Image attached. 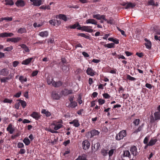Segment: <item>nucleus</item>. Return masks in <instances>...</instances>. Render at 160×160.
I'll return each instance as SVG.
<instances>
[{"instance_id": "338daca9", "label": "nucleus", "mask_w": 160, "mask_h": 160, "mask_svg": "<svg viewBox=\"0 0 160 160\" xmlns=\"http://www.w3.org/2000/svg\"><path fill=\"white\" fill-rule=\"evenodd\" d=\"M19 63V62L18 61H15L12 62V65L14 67H15L17 66Z\"/></svg>"}, {"instance_id": "8fccbe9b", "label": "nucleus", "mask_w": 160, "mask_h": 160, "mask_svg": "<svg viewBox=\"0 0 160 160\" xmlns=\"http://www.w3.org/2000/svg\"><path fill=\"white\" fill-rule=\"evenodd\" d=\"M12 101V100L11 99H10L8 98H5L3 101V102L6 103H11Z\"/></svg>"}, {"instance_id": "6e6552de", "label": "nucleus", "mask_w": 160, "mask_h": 160, "mask_svg": "<svg viewBox=\"0 0 160 160\" xmlns=\"http://www.w3.org/2000/svg\"><path fill=\"white\" fill-rule=\"evenodd\" d=\"M33 58H30L25 59L21 62V64L24 65H28L32 62Z\"/></svg>"}, {"instance_id": "bb28decb", "label": "nucleus", "mask_w": 160, "mask_h": 160, "mask_svg": "<svg viewBox=\"0 0 160 160\" xmlns=\"http://www.w3.org/2000/svg\"><path fill=\"white\" fill-rule=\"evenodd\" d=\"M155 120L160 119V112H156L154 114Z\"/></svg>"}, {"instance_id": "a19ab883", "label": "nucleus", "mask_w": 160, "mask_h": 160, "mask_svg": "<svg viewBox=\"0 0 160 160\" xmlns=\"http://www.w3.org/2000/svg\"><path fill=\"white\" fill-rule=\"evenodd\" d=\"M78 36L84 38L86 39H89L90 38L89 36L83 33H79L78 34Z\"/></svg>"}, {"instance_id": "c03bdc74", "label": "nucleus", "mask_w": 160, "mask_h": 160, "mask_svg": "<svg viewBox=\"0 0 160 160\" xmlns=\"http://www.w3.org/2000/svg\"><path fill=\"white\" fill-rule=\"evenodd\" d=\"M150 136H147L143 140V143L144 144H146L147 145V146H148V141L149 139Z\"/></svg>"}, {"instance_id": "774afa93", "label": "nucleus", "mask_w": 160, "mask_h": 160, "mask_svg": "<svg viewBox=\"0 0 160 160\" xmlns=\"http://www.w3.org/2000/svg\"><path fill=\"white\" fill-rule=\"evenodd\" d=\"M21 93H21V92H18V93H17L16 94H15L14 95V97H17V98H19L21 94Z\"/></svg>"}, {"instance_id": "e433bc0d", "label": "nucleus", "mask_w": 160, "mask_h": 160, "mask_svg": "<svg viewBox=\"0 0 160 160\" xmlns=\"http://www.w3.org/2000/svg\"><path fill=\"white\" fill-rule=\"evenodd\" d=\"M54 81H53L52 78L50 77H48L47 78V82L48 84L50 85L51 84L52 85L53 82Z\"/></svg>"}, {"instance_id": "2f4dec72", "label": "nucleus", "mask_w": 160, "mask_h": 160, "mask_svg": "<svg viewBox=\"0 0 160 160\" xmlns=\"http://www.w3.org/2000/svg\"><path fill=\"white\" fill-rule=\"evenodd\" d=\"M75 160H87L86 155L83 154L82 156H79Z\"/></svg>"}, {"instance_id": "2eb2a0df", "label": "nucleus", "mask_w": 160, "mask_h": 160, "mask_svg": "<svg viewBox=\"0 0 160 160\" xmlns=\"http://www.w3.org/2000/svg\"><path fill=\"white\" fill-rule=\"evenodd\" d=\"M52 125L54 126V129L55 130H57L60 129L62 126V125L60 123L57 124L56 122L54 121L52 124Z\"/></svg>"}, {"instance_id": "423d86ee", "label": "nucleus", "mask_w": 160, "mask_h": 160, "mask_svg": "<svg viewBox=\"0 0 160 160\" xmlns=\"http://www.w3.org/2000/svg\"><path fill=\"white\" fill-rule=\"evenodd\" d=\"M93 18L98 20H100L102 19L104 21H107V19L106 18L105 16L104 15H101L100 14L93 15Z\"/></svg>"}, {"instance_id": "49530a36", "label": "nucleus", "mask_w": 160, "mask_h": 160, "mask_svg": "<svg viewBox=\"0 0 160 160\" xmlns=\"http://www.w3.org/2000/svg\"><path fill=\"white\" fill-rule=\"evenodd\" d=\"M13 49V47L12 46H10L9 47H7L5 48L4 49V51H11Z\"/></svg>"}, {"instance_id": "0eeeda50", "label": "nucleus", "mask_w": 160, "mask_h": 160, "mask_svg": "<svg viewBox=\"0 0 160 160\" xmlns=\"http://www.w3.org/2000/svg\"><path fill=\"white\" fill-rule=\"evenodd\" d=\"M66 105L68 108H74L77 105V103L75 101H73L70 102V103L67 102L66 103Z\"/></svg>"}, {"instance_id": "6ab92c4d", "label": "nucleus", "mask_w": 160, "mask_h": 160, "mask_svg": "<svg viewBox=\"0 0 160 160\" xmlns=\"http://www.w3.org/2000/svg\"><path fill=\"white\" fill-rule=\"evenodd\" d=\"M38 35L42 37H47L48 35V32L47 31H44L40 32Z\"/></svg>"}, {"instance_id": "680f3d73", "label": "nucleus", "mask_w": 160, "mask_h": 160, "mask_svg": "<svg viewBox=\"0 0 160 160\" xmlns=\"http://www.w3.org/2000/svg\"><path fill=\"white\" fill-rule=\"evenodd\" d=\"M70 140L68 139L67 141H65L63 142V144L65 146H66L68 144L70 143Z\"/></svg>"}, {"instance_id": "13d9d810", "label": "nucleus", "mask_w": 160, "mask_h": 160, "mask_svg": "<svg viewBox=\"0 0 160 160\" xmlns=\"http://www.w3.org/2000/svg\"><path fill=\"white\" fill-rule=\"evenodd\" d=\"M140 122V119H137L135 120L133 122V123L135 125H138Z\"/></svg>"}, {"instance_id": "473e14b6", "label": "nucleus", "mask_w": 160, "mask_h": 160, "mask_svg": "<svg viewBox=\"0 0 160 160\" xmlns=\"http://www.w3.org/2000/svg\"><path fill=\"white\" fill-rule=\"evenodd\" d=\"M114 43H108L104 45L105 47H107L108 48H114Z\"/></svg>"}, {"instance_id": "c9c22d12", "label": "nucleus", "mask_w": 160, "mask_h": 160, "mask_svg": "<svg viewBox=\"0 0 160 160\" xmlns=\"http://www.w3.org/2000/svg\"><path fill=\"white\" fill-rule=\"evenodd\" d=\"M4 1L6 2V5L12 6L14 4V2L12 0H5Z\"/></svg>"}, {"instance_id": "4be33fe9", "label": "nucleus", "mask_w": 160, "mask_h": 160, "mask_svg": "<svg viewBox=\"0 0 160 160\" xmlns=\"http://www.w3.org/2000/svg\"><path fill=\"white\" fill-rule=\"evenodd\" d=\"M69 123L73 124V125L76 127H78L80 125L78 121L76 119H74L73 121L69 122Z\"/></svg>"}, {"instance_id": "ea45409f", "label": "nucleus", "mask_w": 160, "mask_h": 160, "mask_svg": "<svg viewBox=\"0 0 160 160\" xmlns=\"http://www.w3.org/2000/svg\"><path fill=\"white\" fill-rule=\"evenodd\" d=\"M21 39L20 37L13 38H12V42L16 43L18 42Z\"/></svg>"}, {"instance_id": "aec40b11", "label": "nucleus", "mask_w": 160, "mask_h": 160, "mask_svg": "<svg viewBox=\"0 0 160 160\" xmlns=\"http://www.w3.org/2000/svg\"><path fill=\"white\" fill-rule=\"evenodd\" d=\"M90 133L91 134V138L93 137L94 136L98 135L99 133V132L98 131L94 130H92L90 132H88V133Z\"/></svg>"}, {"instance_id": "9d476101", "label": "nucleus", "mask_w": 160, "mask_h": 160, "mask_svg": "<svg viewBox=\"0 0 160 160\" xmlns=\"http://www.w3.org/2000/svg\"><path fill=\"white\" fill-rule=\"evenodd\" d=\"M14 34L12 33L4 32L0 33V37L4 38L13 36Z\"/></svg>"}, {"instance_id": "9b49d317", "label": "nucleus", "mask_w": 160, "mask_h": 160, "mask_svg": "<svg viewBox=\"0 0 160 160\" xmlns=\"http://www.w3.org/2000/svg\"><path fill=\"white\" fill-rule=\"evenodd\" d=\"M158 141L157 139L155 137L151 138L149 142H148V146H152L155 144L156 142Z\"/></svg>"}, {"instance_id": "f3484780", "label": "nucleus", "mask_w": 160, "mask_h": 160, "mask_svg": "<svg viewBox=\"0 0 160 160\" xmlns=\"http://www.w3.org/2000/svg\"><path fill=\"white\" fill-rule=\"evenodd\" d=\"M15 4L18 7H23L25 5V2L22 0H18L16 2Z\"/></svg>"}, {"instance_id": "5701e85b", "label": "nucleus", "mask_w": 160, "mask_h": 160, "mask_svg": "<svg viewBox=\"0 0 160 160\" xmlns=\"http://www.w3.org/2000/svg\"><path fill=\"white\" fill-rule=\"evenodd\" d=\"M31 116L36 120H38L40 118V116L38 112H34L31 115Z\"/></svg>"}, {"instance_id": "bf43d9fd", "label": "nucleus", "mask_w": 160, "mask_h": 160, "mask_svg": "<svg viewBox=\"0 0 160 160\" xmlns=\"http://www.w3.org/2000/svg\"><path fill=\"white\" fill-rule=\"evenodd\" d=\"M148 4L149 5L153 6L155 5L154 1L153 0H149L148 1Z\"/></svg>"}, {"instance_id": "4c0bfd02", "label": "nucleus", "mask_w": 160, "mask_h": 160, "mask_svg": "<svg viewBox=\"0 0 160 160\" xmlns=\"http://www.w3.org/2000/svg\"><path fill=\"white\" fill-rule=\"evenodd\" d=\"M23 142L26 145H28L30 143L29 139L27 138H25L23 140Z\"/></svg>"}, {"instance_id": "3c124183", "label": "nucleus", "mask_w": 160, "mask_h": 160, "mask_svg": "<svg viewBox=\"0 0 160 160\" xmlns=\"http://www.w3.org/2000/svg\"><path fill=\"white\" fill-rule=\"evenodd\" d=\"M102 95L103 98L105 99L109 98L111 97L107 93H103Z\"/></svg>"}, {"instance_id": "c85d7f7f", "label": "nucleus", "mask_w": 160, "mask_h": 160, "mask_svg": "<svg viewBox=\"0 0 160 160\" xmlns=\"http://www.w3.org/2000/svg\"><path fill=\"white\" fill-rule=\"evenodd\" d=\"M19 80L21 83H22L24 82H27V79L26 78H24L23 76H20L19 77Z\"/></svg>"}, {"instance_id": "e2e57ef3", "label": "nucleus", "mask_w": 160, "mask_h": 160, "mask_svg": "<svg viewBox=\"0 0 160 160\" xmlns=\"http://www.w3.org/2000/svg\"><path fill=\"white\" fill-rule=\"evenodd\" d=\"M4 20L7 21H10L12 20V18L10 17H7L4 18Z\"/></svg>"}, {"instance_id": "603ef678", "label": "nucleus", "mask_w": 160, "mask_h": 160, "mask_svg": "<svg viewBox=\"0 0 160 160\" xmlns=\"http://www.w3.org/2000/svg\"><path fill=\"white\" fill-rule=\"evenodd\" d=\"M38 70H35L33 71L32 73L31 76L33 77L36 76L38 73Z\"/></svg>"}, {"instance_id": "1a4fd4ad", "label": "nucleus", "mask_w": 160, "mask_h": 160, "mask_svg": "<svg viewBox=\"0 0 160 160\" xmlns=\"http://www.w3.org/2000/svg\"><path fill=\"white\" fill-rule=\"evenodd\" d=\"M86 72L88 75L91 76H93L95 74V72L92 68H88Z\"/></svg>"}, {"instance_id": "a211bd4d", "label": "nucleus", "mask_w": 160, "mask_h": 160, "mask_svg": "<svg viewBox=\"0 0 160 160\" xmlns=\"http://www.w3.org/2000/svg\"><path fill=\"white\" fill-rule=\"evenodd\" d=\"M92 27L88 26H83V31L88 32H92L93 30L92 29Z\"/></svg>"}, {"instance_id": "f704fd0d", "label": "nucleus", "mask_w": 160, "mask_h": 160, "mask_svg": "<svg viewBox=\"0 0 160 160\" xmlns=\"http://www.w3.org/2000/svg\"><path fill=\"white\" fill-rule=\"evenodd\" d=\"M123 155L124 157H128L130 158H131V155L129 151H125L123 152Z\"/></svg>"}, {"instance_id": "58836bf2", "label": "nucleus", "mask_w": 160, "mask_h": 160, "mask_svg": "<svg viewBox=\"0 0 160 160\" xmlns=\"http://www.w3.org/2000/svg\"><path fill=\"white\" fill-rule=\"evenodd\" d=\"M26 32V28H19L18 31L19 33L22 34Z\"/></svg>"}, {"instance_id": "f03ea898", "label": "nucleus", "mask_w": 160, "mask_h": 160, "mask_svg": "<svg viewBox=\"0 0 160 160\" xmlns=\"http://www.w3.org/2000/svg\"><path fill=\"white\" fill-rule=\"evenodd\" d=\"M130 151L133 156H135L138 154V153L137 151V147L134 146L131 147L130 149Z\"/></svg>"}, {"instance_id": "de8ad7c7", "label": "nucleus", "mask_w": 160, "mask_h": 160, "mask_svg": "<svg viewBox=\"0 0 160 160\" xmlns=\"http://www.w3.org/2000/svg\"><path fill=\"white\" fill-rule=\"evenodd\" d=\"M20 102L23 108H25L26 106V102L22 100H20Z\"/></svg>"}, {"instance_id": "7c9ffc66", "label": "nucleus", "mask_w": 160, "mask_h": 160, "mask_svg": "<svg viewBox=\"0 0 160 160\" xmlns=\"http://www.w3.org/2000/svg\"><path fill=\"white\" fill-rule=\"evenodd\" d=\"M109 41L113 42L114 43L116 44H118L119 43V40L117 39H114L112 38H108Z\"/></svg>"}, {"instance_id": "39448f33", "label": "nucleus", "mask_w": 160, "mask_h": 160, "mask_svg": "<svg viewBox=\"0 0 160 160\" xmlns=\"http://www.w3.org/2000/svg\"><path fill=\"white\" fill-rule=\"evenodd\" d=\"M32 2V4L36 6H39L42 4V0H30Z\"/></svg>"}, {"instance_id": "72a5a7b5", "label": "nucleus", "mask_w": 160, "mask_h": 160, "mask_svg": "<svg viewBox=\"0 0 160 160\" xmlns=\"http://www.w3.org/2000/svg\"><path fill=\"white\" fill-rule=\"evenodd\" d=\"M78 26H79V24L78 23H75L72 25L68 26L66 27V28H67L75 29L78 27Z\"/></svg>"}, {"instance_id": "a878e982", "label": "nucleus", "mask_w": 160, "mask_h": 160, "mask_svg": "<svg viewBox=\"0 0 160 160\" xmlns=\"http://www.w3.org/2000/svg\"><path fill=\"white\" fill-rule=\"evenodd\" d=\"M62 83L61 81H59L57 82L54 81L53 82L52 86L55 87H58L62 85Z\"/></svg>"}, {"instance_id": "a18cd8bd", "label": "nucleus", "mask_w": 160, "mask_h": 160, "mask_svg": "<svg viewBox=\"0 0 160 160\" xmlns=\"http://www.w3.org/2000/svg\"><path fill=\"white\" fill-rule=\"evenodd\" d=\"M127 78L131 81H135L136 79L134 77H132L129 75H128L127 76Z\"/></svg>"}, {"instance_id": "4468645a", "label": "nucleus", "mask_w": 160, "mask_h": 160, "mask_svg": "<svg viewBox=\"0 0 160 160\" xmlns=\"http://www.w3.org/2000/svg\"><path fill=\"white\" fill-rule=\"evenodd\" d=\"M9 70L6 68L2 69L0 71V74L3 76H6L9 73Z\"/></svg>"}, {"instance_id": "412c9836", "label": "nucleus", "mask_w": 160, "mask_h": 160, "mask_svg": "<svg viewBox=\"0 0 160 160\" xmlns=\"http://www.w3.org/2000/svg\"><path fill=\"white\" fill-rule=\"evenodd\" d=\"M72 90H68L65 89L62 91V94L64 96H67L69 94L72 93Z\"/></svg>"}, {"instance_id": "0e129e2a", "label": "nucleus", "mask_w": 160, "mask_h": 160, "mask_svg": "<svg viewBox=\"0 0 160 160\" xmlns=\"http://www.w3.org/2000/svg\"><path fill=\"white\" fill-rule=\"evenodd\" d=\"M42 25V24H38L37 23H34L33 25V27L35 28L39 27Z\"/></svg>"}, {"instance_id": "7ed1b4c3", "label": "nucleus", "mask_w": 160, "mask_h": 160, "mask_svg": "<svg viewBox=\"0 0 160 160\" xmlns=\"http://www.w3.org/2000/svg\"><path fill=\"white\" fill-rule=\"evenodd\" d=\"M82 145L83 149L84 150L88 149L90 146V143L87 140L83 141Z\"/></svg>"}, {"instance_id": "79ce46f5", "label": "nucleus", "mask_w": 160, "mask_h": 160, "mask_svg": "<svg viewBox=\"0 0 160 160\" xmlns=\"http://www.w3.org/2000/svg\"><path fill=\"white\" fill-rule=\"evenodd\" d=\"M135 6V5L134 4L129 2L127 3L125 7V8L128 9L130 8H133Z\"/></svg>"}, {"instance_id": "5fc2aeb1", "label": "nucleus", "mask_w": 160, "mask_h": 160, "mask_svg": "<svg viewBox=\"0 0 160 160\" xmlns=\"http://www.w3.org/2000/svg\"><path fill=\"white\" fill-rule=\"evenodd\" d=\"M100 146V144L99 142H97L94 146V148L96 150H98Z\"/></svg>"}, {"instance_id": "864d4df0", "label": "nucleus", "mask_w": 160, "mask_h": 160, "mask_svg": "<svg viewBox=\"0 0 160 160\" xmlns=\"http://www.w3.org/2000/svg\"><path fill=\"white\" fill-rule=\"evenodd\" d=\"M17 147L18 148H22L24 147V145L23 143L19 142L17 144Z\"/></svg>"}, {"instance_id": "37998d69", "label": "nucleus", "mask_w": 160, "mask_h": 160, "mask_svg": "<svg viewBox=\"0 0 160 160\" xmlns=\"http://www.w3.org/2000/svg\"><path fill=\"white\" fill-rule=\"evenodd\" d=\"M40 9H48V10H50V7L49 5H43L40 6Z\"/></svg>"}, {"instance_id": "f8f14e48", "label": "nucleus", "mask_w": 160, "mask_h": 160, "mask_svg": "<svg viewBox=\"0 0 160 160\" xmlns=\"http://www.w3.org/2000/svg\"><path fill=\"white\" fill-rule=\"evenodd\" d=\"M85 23L86 24L97 25V22L93 19H89L86 21Z\"/></svg>"}, {"instance_id": "69168bd1", "label": "nucleus", "mask_w": 160, "mask_h": 160, "mask_svg": "<svg viewBox=\"0 0 160 160\" xmlns=\"http://www.w3.org/2000/svg\"><path fill=\"white\" fill-rule=\"evenodd\" d=\"M46 130L49 132H51L52 133H57L58 132L56 131V130L55 131L54 130H52L51 128H48V129H46Z\"/></svg>"}, {"instance_id": "052dcab7", "label": "nucleus", "mask_w": 160, "mask_h": 160, "mask_svg": "<svg viewBox=\"0 0 160 160\" xmlns=\"http://www.w3.org/2000/svg\"><path fill=\"white\" fill-rule=\"evenodd\" d=\"M142 126H140L139 127L137 130L134 131V133H137L140 131L142 130Z\"/></svg>"}, {"instance_id": "cd10ccee", "label": "nucleus", "mask_w": 160, "mask_h": 160, "mask_svg": "<svg viewBox=\"0 0 160 160\" xmlns=\"http://www.w3.org/2000/svg\"><path fill=\"white\" fill-rule=\"evenodd\" d=\"M101 152L102 155L104 157L107 156L108 154V150L102 148L101 150Z\"/></svg>"}, {"instance_id": "4d7b16f0", "label": "nucleus", "mask_w": 160, "mask_h": 160, "mask_svg": "<svg viewBox=\"0 0 160 160\" xmlns=\"http://www.w3.org/2000/svg\"><path fill=\"white\" fill-rule=\"evenodd\" d=\"M114 152V149H112L110 150L108 152V153L109 155V157H111L113 154Z\"/></svg>"}, {"instance_id": "dca6fc26", "label": "nucleus", "mask_w": 160, "mask_h": 160, "mask_svg": "<svg viewBox=\"0 0 160 160\" xmlns=\"http://www.w3.org/2000/svg\"><path fill=\"white\" fill-rule=\"evenodd\" d=\"M144 40L146 42L145 43V45L147 48L150 49L151 48L152 44L151 42L148 40L147 38L144 39Z\"/></svg>"}, {"instance_id": "09e8293b", "label": "nucleus", "mask_w": 160, "mask_h": 160, "mask_svg": "<svg viewBox=\"0 0 160 160\" xmlns=\"http://www.w3.org/2000/svg\"><path fill=\"white\" fill-rule=\"evenodd\" d=\"M98 102L99 104L100 105H102L105 103V100L104 99L100 98L98 100Z\"/></svg>"}, {"instance_id": "b1692460", "label": "nucleus", "mask_w": 160, "mask_h": 160, "mask_svg": "<svg viewBox=\"0 0 160 160\" xmlns=\"http://www.w3.org/2000/svg\"><path fill=\"white\" fill-rule=\"evenodd\" d=\"M41 113L45 114L47 117H49L51 115V113L50 112L45 109L42 110Z\"/></svg>"}, {"instance_id": "20e7f679", "label": "nucleus", "mask_w": 160, "mask_h": 160, "mask_svg": "<svg viewBox=\"0 0 160 160\" xmlns=\"http://www.w3.org/2000/svg\"><path fill=\"white\" fill-rule=\"evenodd\" d=\"M52 98L53 99L58 100L60 99L61 96L56 91H53L52 92Z\"/></svg>"}, {"instance_id": "6e6d98bb", "label": "nucleus", "mask_w": 160, "mask_h": 160, "mask_svg": "<svg viewBox=\"0 0 160 160\" xmlns=\"http://www.w3.org/2000/svg\"><path fill=\"white\" fill-rule=\"evenodd\" d=\"M26 150L23 148H21L18 152V154H24L26 152Z\"/></svg>"}, {"instance_id": "393cba45", "label": "nucleus", "mask_w": 160, "mask_h": 160, "mask_svg": "<svg viewBox=\"0 0 160 160\" xmlns=\"http://www.w3.org/2000/svg\"><path fill=\"white\" fill-rule=\"evenodd\" d=\"M19 46L21 47V48L24 49L23 52H29V50L28 47L24 44H22L20 45Z\"/></svg>"}, {"instance_id": "f257e3e1", "label": "nucleus", "mask_w": 160, "mask_h": 160, "mask_svg": "<svg viewBox=\"0 0 160 160\" xmlns=\"http://www.w3.org/2000/svg\"><path fill=\"white\" fill-rule=\"evenodd\" d=\"M127 135L126 131L125 130L121 131L116 136V139L117 140H120L122 139Z\"/></svg>"}, {"instance_id": "ddd939ff", "label": "nucleus", "mask_w": 160, "mask_h": 160, "mask_svg": "<svg viewBox=\"0 0 160 160\" xmlns=\"http://www.w3.org/2000/svg\"><path fill=\"white\" fill-rule=\"evenodd\" d=\"M7 130L9 132V133L12 134L14 131V129L12 127V124H9L7 128Z\"/></svg>"}, {"instance_id": "c756f323", "label": "nucleus", "mask_w": 160, "mask_h": 160, "mask_svg": "<svg viewBox=\"0 0 160 160\" xmlns=\"http://www.w3.org/2000/svg\"><path fill=\"white\" fill-rule=\"evenodd\" d=\"M58 18L60 19L63 20L65 21H66L68 20V19L66 16L64 14H60L58 15Z\"/></svg>"}]
</instances>
